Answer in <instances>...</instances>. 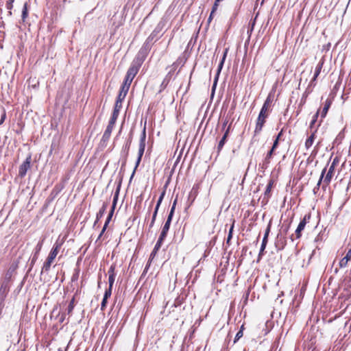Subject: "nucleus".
Returning a JSON list of instances; mask_svg holds the SVG:
<instances>
[{
    "label": "nucleus",
    "instance_id": "f257e3e1",
    "mask_svg": "<svg viewBox=\"0 0 351 351\" xmlns=\"http://www.w3.org/2000/svg\"><path fill=\"white\" fill-rule=\"evenodd\" d=\"M60 248V244L56 243L54 245V246L52 248V250H51L46 261L44 263V265H43V267L42 269V272L49 271L51 263H53V260L55 259V258L56 257V256L59 252Z\"/></svg>",
    "mask_w": 351,
    "mask_h": 351
},
{
    "label": "nucleus",
    "instance_id": "f03ea898",
    "mask_svg": "<svg viewBox=\"0 0 351 351\" xmlns=\"http://www.w3.org/2000/svg\"><path fill=\"white\" fill-rule=\"evenodd\" d=\"M269 110L265 109V108H261V112L259 113V115L258 117L256 128L254 130V134L255 135L257 134H259L261 131L262 130V128L264 125V123L265 122V119L268 116V112Z\"/></svg>",
    "mask_w": 351,
    "mask_h": 351
},
{
    "label": "nucleus",
    "instance_id": "7ed1b4c3",
    "mask_svg": "<svg viewBox=\"0 0 351 351\" xmlns=\"http://www.w3.org/2000/svg\"><path fill=\"white\" fill-rule=\"evenodd\" d=\"M145 138H146V133H145V128H144L143 132L141 134V140H140L138 158H137V160L136 162V166H135L134 170L132 173V177L134 176L136 169H137L138 166L139 165V163H140L142 156L143 155L145 148Z\"/></svg>",
    "mask_w": 351,
    "mask_h": 351
},
{
    "label": "nucleus",
    "instance_id": "20e7f679",
    "mask_svg": "<svg viewBox=\"0 0 351 351\" xmlns=\"http://www.w3.org/2000/svg\"><path fill=\"white\" fill-rule=\"evenodd\" d=\"M118 195H119V192L117 191L114 195V198H113V202H112V208H111V210L107 217V219L106 221V223L101 230V232L99 236V239L101 237V235L103 234V233L105 232L106 229V227L108 224V223L110 222L112 217V215H113V213H114V208H115V206H116V204H117V199H118Z\"/></svg>",
    "mask_w": 351,
    "mask_h": 351
},
{
    "label": "nucleus",
    "instance_id": "39448f33",
    "mask_svg": "<svg viewBox=\"0 0 351 351\" xmlns=\"http://www.w3.org/2000/svg\"><path fill=\"white\" fill-rule=\"evenodd\" d=\"M138 68L136 66H132L128 69L124 82L128 83L131 85V83L137 74Z\"/></svg>",
    "mask_w": 351,
    "mask_h": 351
},
{
    "label": "nucleus",
    "instance_id": "423d86ee",
    "mask_svg": "<svg viewBox=\"0 0 351 351\" xmlns=\"http://www.w3.org/2000/svg\"><path fill=\"white\" fill-rule=\"evenodd\" d=\"M30 157L27 158L19 167V176L23 178L30 167Z\"/></svg>",
    "mask_w": 351,
    "mask_h": 351
},
{
    "label": "nucleus",
    "instance_id": "0eeeda50",
    "mask_svg": "<svg viewBox=\"0 0 351 351\" xmlns=\"http://www.w3.org/2000/svg\"><path fill=\"white\" fill-rule=\"evenodd\" d=\"M227 53H228V49H226L223 53V58H222V60H221L219 64V66H218V69H217V75L215 78V81H214V84H213V87H215L217 84V80H218V77H219V75L222 69V67H223V63H224V61H225V59H226V55H227Z\"/></svg>",
    "mask_w": 351,
    "mask_h": 351
},
{
    "label": "nucleus",
    "instance_id": "6e6552de",
    "mask_svg": "<svg viewBox=\"0 0 351 351\" xmlns=\"http://www.w3.org/2000/svg\"><path fill=\"white\" fill-rule=\"evenodd\" d=\"M164 195H165V192H163L161 194L160 197H159V199L158 200V202H157V204H156L154 213L153 214L152 219V221H151V223H150V227H152L154 223V221L156 220V215H157V213H158L159 206H160V204H161V202L162 201Z\"/></svg>",
    "mask_w": 351,
    "mask_h": 351
},
{
    "label": "nucleus",
    "instance_id": "1a4fd4ad",
    "mask_svg": "<svg viewBox=\"0 0 351 351\" xmlns=\"http://www.w3.org/2000/svg\"><path fill=\"white\" fill-rule=\"evenodd\" d=\"M306 216L304 217V219L300 222L296 230H295V234L296 237L298 239L301 237V232L304 230L306 224Z\"/></svg>",
    "mask_w": 351,
    "mask_h": 351
},
{
    "label": "nucleus",
    "instance_id": "9d476101",
    "mask_svg": "<svg viewBox=\"0 0 351 351\" xmlns=\"http://www.w3.org/2000/svg\"><path fill=\"white\" fill-rule=\"evenodd\" d=\"M351 260V249L348 250L347 252L346 256H344L341 260L339 261V266L340 267H345L348 265V261Z\"/></svg>",
    "mask_w": 351,
    "mask_h": 351
},
{
    "label": "nucleus",
    "instance_id": "9b49d317",
    "mask_svg": "<svg viewBox=\"0 0 351 351\" xmlns=\"http://www.w3.org/2000/svg\"><path fill=\"white\" fill-rule=\"evenodd\" d=\"M335 171V168L333 166H330L329 169L324 178V182H326V184H328L333 176Z\"/></svg>",
    "mask_w": 351,
    "mask_h": 351
},
{
    "label": "nucleus",
    "instance_id": "f8f14e48",
    "mask_svg": "<svg viewBox=\"0 0 351 351\" xmlns=\"http://www.w3.org/2000/svg\"><path fill=\"white\" fill-rule=\"evenodd\" d=\"M121 108V104L120 105L115 104L112 116V117H111V119L110 120V122H112L113 123L115 124V122H116L117 119V117L119 116V110H120Z\"/></svg>",
    "mask_w": 351,
    "mask_h": 351
},
{
    "label": "nucleus",
    "instance_id": "ddd939ff",
    "mask_svg": "<svg viewBox=\"0 0 351 351\" xmlns=\"http://www.w3.org/2000/svg\"><path fill=\"white\" fill-rule=\"evenodd\" d=\"M230 125L228 126V128H227L226 131L225 132V134H223L222 138L221 139V141H219V145H218V147H217V149H218V151L219 152L223 146L224 145L226 141V138L228 137V133H229V131H230Z\"/></svg>",
    "mask_w": 351,
    "mask_h": 351
},
{
    "label": "nucleus",
    "instance_id": "4468645a",
    "mask_svg": "<svg viewBox=\"0 0 351 351\" xmlns=\"http://www.w3.org/2000/svg\"><path fill=\"white\" fill-rule=\"evenodd\" d=\"M323 64H324V60L322 59L315 68L314 76H313L312 81L315 80L316 78L318 77V75H319V73L322 71V69L323 67Z\"/></svg>",
    "mask_w": 351,
    "mask_h": 351
},
{
    "label": "nucleus",
    "instance_id": "2eb2a0df",
    "mask_svg": "<svg viewBox=\"0 0 351 351\" xmlns=\"http://www.w3.org/2000/svg\"><path fill=\"white\" fill-rule=\"evenodd\" d=\"M114 123L112 122L109 121L108 125L107 126V128L106 129L103 138H108L111 134V132L112 131V129L114 128Z\"/></svg>",
    "mask_w": 351,
    "mask_h": 351
},
{
    "label": "nucleus",
    "instance_id": "dca6fc26",
    "mask_svg": "<svg viewBox=\"0 0 351 351\" xmlns=\"http://www.w3.org/2000/svg\"><path fill=\"white\" fill-rule=\"evenodd\" d=\"M315 140V134L313 133L306 141L305 147L306 149H309L313 144Z\"/></svg>",
    "mask_w": 351,
    "mask_h": 351
},
{
    "label": "nucleus",
    "instance_id": "f3484780",
    "mask_svg": "<svg viewBox=\"0 0 351 351\" xmlns=\"http://www.w3.org/2000/svg\"><path fill=\"white\" fill-rule=\"evenodd\" d=\"M330 104H331V102L330 101L327 100L326 101L324 106L322 109V113H321V116L322 118L325 117V116L326 115L328 110L330 106Z\"/></svg>",
    "mask_w": 351,
    "mask_h": 351
},
{
    "label": "nucleus",
    "instance_id": "a211bd4d",
    "mask_svg": "<svg viewBox=\"0 0 351 351\" xmlns=\"http://www.w3.org/2000/svg\"><path fill=\"white\" fill-rule=\"evenodd\" d=\"M108 207L107 203H104L101 207V208L99 210V211L97 214V220H99L105 213L106 208Z\"/></svg>",
    "mask_w": 351,
    "mask_h": 351
},
{
    "label": "nucleus",
    "instance_id": "6ab92c4d",
    "mask_svg": "<svg viewBox=\"0 0 351 351\" xmlns=\"http://www.w3.org/2000/svg\"><path fill=\"white\" fill-rule=\"evenodd\" d=\"M176 201L174 202V203L171 207V211L168 215V217H167V219L165 223L171 224L173 212H174V209H175V206H176Z\"/></svg>",
    "mask_w": 351,
    "mask_h": 351
},
{
    "label": "nucleus",
    "instance_id": "aec40b11",
    "mask_svg": "<svg viewBox=\"0 0 351 351\" xmlns=\"http://www.w3.org/2000/svg\"><path fill=\"white\" fill-rule=\"evenodd\" d=\"M273 185H274V181L272 180H270L269 181V183L267 186V188H266V190H265V195H269V193L271 192V190L273 187Z\"/></svg>",
    "mask_w": 351,
    "mask_h": 351
},
{
    "label": "nucleus",
    "instance_id": "412c9836",
    "mask_svg": "<svg viewBox=\"0 0 351 351\" xmlns=\"http://www.w3.org/2000/svg\"><path fill=\"white\" fill-rule=\"evenodd\" d=\"M125 96H126V94L120 92L118 95V97H117L115 104H117V105L121 104V105L122 101L125 99Z\"/></svg>",
    "mask_w": 351,
    "mask_h": 351
},
{
    "label": "nucleus",
    "instance_id": "4be33fe9",
    "mask_svg": "<svg viewBox=\"0 0 351 351\" xmlns=\"http://www.w3.org/2000/svg\"><path fill=\"white\" fill-rule=\"evenodd\" d=\"M271 97L269 95L266 100L265 101V103L263 106V108H265V109H268L269 110L270 107H271Z\"/></svg>",
    "mask_w": 351,
    "mask_h": 351
},
{
    "label": "nucleus",
    "instance_id": "5701e85b",
    "mask_svg": "<svg viewBox=\"0 0 351 351\" xmlns=\"http://www.w3.org/2000/svg\"><path fill=\"white\" fill-rule=\"evenodd\" d=\"M130 84H129L128 83L123 82L120 92L127 95L128 90L130 88Z\"/></svg>",
    "mask_w": 351,
    "mask_h": 351
},
{
    "label": "nucleus",
    "instance_id": "b1692460",
    "mask_svg": "<svg viewBox=\"0 0 351 351\" xmlns=\"http://www.w3.org/2000/svg\"><path fill=\"white\" fill-rule=\"evenodd\" d=\"M28 12L27 8V3H25L23 5V11H22V19L24 21L25 19L27 17Z\"/></svg>",
    "mask_w": 351,
    "mask_h": 351
},
{
    "label": "nucleus",
    "instance_id": "393cba45",
    "mask_svg": "<svg viewBox=\"0 0 351 351\" xmlns=\"http://www.w3.org/2000/svg\"><path fill=\"white\" fill-rule=\"evenodd\" d=\"M114 278H115L114 274H110L109 275V278H108L109 287H110V288L112 287L113 283L114 282Z\"/></svg>",
    "mask_w": 351,
    "mask_h": 351
},
{
    "label": "nucleus",
    "instance_id": "a878e982",
    "mask_svg": "<svg viewBox=\"0 0 351 351\" xmlns=\"http://www.w3.org/2000/svg\"><path fill=\"white\" fill-rule=\"evenodd\" d=\"M73 308H74V298H73L71 300V301L70 302V303L68 306L67 311H68L69 314H70L72 312Z\"/></svg>",
    "mask_w": 351,
    "mask_h": 351
},
{
    "label": "nucleus",
    "instance_id": "bb28decb",
    "mask_svg": "<svg viewBox=\"0 0 351 351\" xmlns=\"http://www.w3.org/2000/svg\"><path fill=\"white\" fill-rule=\"evenodd\" d=\"M269 231H270V224L268 225V226L265 230V233L263 241H266V242H267V237H268Z\"/></svg>",
    "mask_w": 351,
    "mask_h": 351
},
{
    "label": "nucleus",
    "instance_id": "cd10ccee",
    "mask_svg": "<svg viewBox=\"0 0 351 351\" xmlns=\"http://www.w3.org/2000/svg\"><path fill=\"white\" fill-rule=\"evenodd\" d=\"M219 3L215 2V4L213 5L212 12L210 13V15L209 16L208 21H210L211 20L213 14L217 10Z\"/></svg>",
    "mask_w": 351,
    "mask_h": 351
},
{
    "label": "nucleus",
    "instance_id": "c85d7f7f",
    "mask_svg": "<svg viewBox=\"0 0 351 351\" xmlns=\"http://www.w3.org/2000/svg\"><path fill=\"white\" fill-rule=\"evenodd\" d=\"M169 227H170V224H168V223H165L162 229V233H165L166 234H167V232L169 230Z\"/></svg>",
    "mask_w": 351,
    "mask_h": 351
},
{
    "label": "nucleus",
    "instance_id": "c756f323",
    "mask_svg": "<svg viewBox=\"0 0 351 351\" xmlns=\"http://www.w3.org/2000/svg\"><path fill=\"white\" fill-rule=\"evenodd\" d=\"M5 111L4 109H2L1 110V119H0V125L1 123H3V122L4 121L5 119Z\"/></svg>",
    "mask_w": 351,
    "mask_h": 351
},
{
    "label": "nucleus",
    "instance_id": "7c9ffc66",
    "mask_svg": "<svg viewBox=\"0 0 351 351\" xmlns=\"http://www.w3.org/2000/svg\"><path fill=\"white\" fill-rule=\"evenodd\" d=\"M112 293V288L109 287L108 289H107L105 292L104 298L106 299H108Z\"/></svg>",
    "mask_w": 351,
    "mask_h": 351
},
{
    "label": "nucleus",
    "instance_id": "2f4dec72",
    "mask_svg": "<svg viewBox=\"0 0 351 351\" xmlns=\"http://www.w3.org/2000/svg\"><path fill=\"white\" fill-rule=\"evenodd\" d=\"M267 242H266V241H262V245H261V250H260L259 256H261L262 254V253L263 252V251L265 250L266 245H267Z\"/></svg>",
    "mask_w": 351,
    "mask_h": 351
},
{
    "label": "nucleus",
    "instance_id": "473e14b6",
    "mask_svg": "<svg viewBox=\"0 0 351 351\" xmlns=\"http://www.w3.org/2000/svg\"><path fill=\"white\" fill-rule=\"evenodd\" d=\"M233 228H234V224L232 225L230 230H229V233H228V238H227V242L228 243L230 241V240L231 239L232 237V230H233Z\"/></svg>",
    "mask_w": 351,
    "mask_h": 351
},
{
    "label": "nucleus",
    "instance_id": "72a5a7b5",
    "mask_svg": "<svg viewBox=\"0 0 351 351\" xmlns=\"http://www.w3.org/2000/svg\"><path fill=\"white\" fill-rule=\"evenodd\" d=\"M7 289H8V283L5 282H3L1 285L0 291H3V292H5L7 291Z\"/></svg>",
    "mask_w": 351,
    "mask_h": 351
},
{
    "label": "nucleus",
    "instance_id": "f704fd0d",
    "mask_svg": "<svg viewBox=\"0 0 351 351\" xmlns=\"http://www.w3.org/2000/svg\"><path fill=\"white\" fill-rule=\"evenodd\" d=\"M243 336V330L241 329L236 335L234 342L239 340Z\"/></svg>",
    "mask_w": 351,
    "mask_h": 351
},
{
    "label": "nucleus",
    "instance_id": "c9c22d12",
    "mask_svg": "<svg viewBox=\"0 0 351 351\" xmlns=\"http://www.w3.org/2000/svg\"><path fill=\"white\" fill-rule=\"evenodd\" d=\"M162 243V241L158 240V241L154 247L155 250H158L160 248Z\"/></svg>",
    "mask_w": 351,
    "mask_h": 351
},
{
    "label": "nucleus",
    "instance_id": "e433bc0d",
    "mask_svg": "<svg viewBox=\"0 0 351 351\" xmlns=\"http://www.w3.org/2000/svg\"><path fill=\"white\" fill-rule=\"evenodd\" d=\"M274 149H271V150L267 153V156L265 158L266 160H268L271 157V156L274 153Z\"/></svg>",
    "mask_w": 351,
    "mask_h": 351
},
{
    "label": "nucleus",
    "instance_id": "4c0bfd02",
    "mask_svg": "<svg viewBox=\"0 0 351 351\" xmlns=\"http://www.w3.org/2000/svg\"><path fill=\"white\" fill-rule=\"evenodd\" d=\"M325 172H326V168H324V169H323L322 172V174H321L320 178H319V181H318L317 185H319V184H320V183H321V182H322V179H323V178H324V176Z\"/></svg>",
    "mask_w": 351,
    "mask_h": 351
},
{
    "label": "nucleus",
    "instance_id": "58836bf2",
    "mask_svg": "<svg viewBox=\"0 0 351 351\" xmlns=\"http://www.w3.org/2000/svg\"><path fill=\"white\" fill-rule=\"evenodd\" d=\"M166 237H167V234H166L161 232V233H160V237H159L158 240H159V241H162V242H163V241L165 240V239L166 238Z\"/></svg>",
    "mask_w": 351,
    "mask_h": 351
},
{
    "label": "nucleus",
    "instance_id": "ea45409f",
    "mask_svg": "<svg viewBox=\"0 0 351 351\" xmlns=\"http://www.w3.org/2000/svg\"><path fill=\"white\" fill-rule=\"evenodd\" d=\"M278 138H276V140L274 142L271 149L275 150V149L278 147Z\"/></svg>",
    "mask_w": 351,
    "mask_h": 351
},
{
    "label": "nucleus",
    "instance_id": "a19ab883",
    "mask_svg": "<svg viewBox=\"0 0 351 351\" xmlns=\"http://www.w3.org/2000/svg\"><path fill=\"white\" fill-rule=\"evenodd\" d=\"M14 0H9L8 1V3H7V8L8 9H12V3H13Z\"/></svg>",
    "mask_w": 351,
    "mask_h": 351
},
{
    "label": "nucleus",
    "instance_id": "79ce46f5",
    "mask_svg": "<svg viewBox=\"0 0 351 351\" xmlns=\"http://www.w3.org/2000/svg\"><path fill=\"white\" fill-rule=\"evenodd\" d=\"M107 300L108 299H106L104 298H103V300L101 302V309H103L106 306V305L107 304Z\"/></svg>",
    "mask_w": 351,
    "mask_h": 351
},
{
    "label": "nucleus",
    "instance_id": "37998d69",
    "mask_svg": "<svg viewBox=\"0 0 351 351\" xmlns=\"http://www.w3.org/2000/svg\"><path fill=\"white\" fill-rule=\"evenodd\" d=\"M338 163V159L337 158H335L332 164L330 165V166H333L334 168H335V166L337 165V164Z\"/></svg>",
    "mask_w": 351,
    "mask_h": 351
},
{
    "label": "nucleus",
    "instance_id": "c03bdc74",
    "mask_svg": "<svg viewBox=\"0 0 351 351\" xmlns=\"http://www.w3.org/2000/svg\"><path fill=\"white\" fill-rule=\"evenodd\" d=\"M157 252H158V250H156L155 248H154L152 252L150 254V258H153L155 256Z\"/></svg>",
    "mask_w": 351,
    "mask_h": 351
},
{
    "label": "nucleus",
    "instance_id": "a18cd8bd",
    "mask_svg": "<svg viewBox=\"0 0 351 351\" xmlns=\"http://www.w3.org/2000/svg\"><path fill=\"white\" fill-rule=\"evenodd\" d=\"M11 278V274H10L9 272H8L6 274H5V280H9V279Z\"/></svg>",
    "mask_w": 351,
    "mask_h": 351
},
{
    "label": "nucleus",
    "instance_id": "49530a36",
    "mask_svg": "<svg viewBox=\"0 0 351 351\" xmlns=\"http://www.w3.org/2000/svg\"><path fill=\"white\" fill-rule=\"evenodd\" d=\"M114 267L113 266H111V267H110V269H109V271H108V274H109V275H110V274H114Z\"/></svg>",
    "mask_w": 351,
    "mask_h": 351
},
{
    "label": "nucleus",
    "instance_id": "de8ad7c7",
    "mask_svg": "<svg viewBox=\"0 0 351 351\" xmlns=\"http://www.w3.org/2000/svg\"><path fill=\"white\" fill-rule=\"evenodd\" d=\"M318 114H319V112H317V113L315 114V117H314L313 120L312 121L311 124H313L315 122V120H316L317 117H318Z\"/></svg>",
    "mask_w": 351,
    "mask_h": 351
},
{
    "label": "nucleus",
    "instance_id": "09e8293b",
    "mask_svg": "<svg viewBox=\"0 0 351 351\" xmlns=\"http://www.w3.org/2000/svg\"><path fill=\"white\" fill-rule=\"evenodd\" d=\"M281 134H282V132H280L278 134V135L277 136L276 138H278V141H279V138H280V137Z\"/></svg>",
    "mask_w": 351,
    "mask_h": 351
},
{
    "label": "nucleus",
    "instance_id": "8fccbe9b",
    "mask_svg": "<svg viewBox=\"0 0 351 351\" xmlns=\"http://www.w3.org/2000/svg\"><path fill=\"white\" fill-rule=\"evenodd\" d=\"M36 257L34 256L32 261V264H33L36 261Z\"/></svg>",
    "mask_w": 351,
    "mask_h": 351
},
{
    "label": "nucleus",
    "instance_id": "3c124183",
    "mask_svg": "<svg viewBox=\"0 0 351 351\" xmlns=\"http://www.w3.org/2000/svg\"><path fill=\"white\" fill-rule=\"evenodd\" d=\"M38 251H37V252L40 250V248H41V245H38Z\"/></svg>",
    "mask_w": 351,
    "mask_h": 351
},
{
    "label": "nucleus",
    "instance_id": "603ef678",
    "mask_svg": "<svg viewBox=\"0 0 351 351\" xmlns=\"http://www.w3.org/2000/svg\"><path fill=\"white\" fill-rule=\"evenodd\" d=\"M222 0H215V2L219 3L220 1H221Z\"/></svg>",
    "mask_w": 351,
    "mask_h": 351
},
{
    "label": "nucleus",
    "instance_id": "864d4df0",
    "mask_svg": "<svg viewBox=\"0 0 351 351\" xmlns=\"http://www.w3.org/2000/svg\"><path fill=\"white\" fill-rule=\"evenodd\" d=\"M63 320H64V318H63V317H61V320H60V321H61V322H63Z\"/></svg>",
    "mask_w": 351,
    "mask_h": 351
}]
</instances>
